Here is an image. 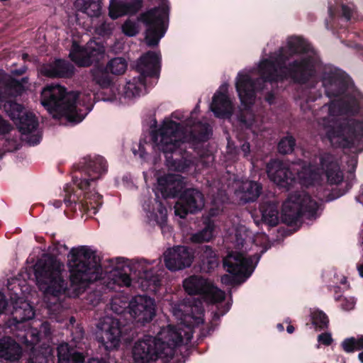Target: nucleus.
Masks as SVG:
<instances>
[{"label": "nucleus", "instance_id": "f257e3e1", "mask_svg": "<svg viewBox=\"0 0 363 363\" xmlns=\"http://www.w3.org/2000/svg\"><path fill=\"white\" fill-rule=\"evenodd\" d=\"M291 78L299 84H314L320 79L326 95L339 96L348 88L349 79L341 70L331 65H323L317 52L301 37H289L284 46L272 53L269 58L260 60L257 67L245 69L238 72L235 88L241 105L246 111L239 121L242 128L253 134L260 130L254 115L250 111L257 91L268 83Z\"/></svg>", "mask_w": 363, "mask_h": 363}, {"label": "nucleus", "instance_id": "f03ea898", "mask_svg": "<svg viewBox=\"0 0 363 363\" xmlns=\"http://www.w3.org/2000/svg\"><path fill=\"white\" fill-rule=\"evenodd\" d=\"M69 286L65 278V264L52 256H45L35 269L36 284L43 293L48 310L60 313L61 297L78 298L91 284L104 278V272L95 252L88 246L72 247L67 255Z\"/></svg>", "mask_w": 363, "mask_h": 363}, {"label": "nucleus", "instance_id": "7ed1b4c3", "mask_svg": "<svg viewBox=\"0 0 363 363\" xmlns=\"http://www.w3.org/2000/svg\"><path fill=\"white\" fill-rule=\"evenodd\" d=\"M173 315L180 320L177 325L161 328L156 336L145 335L135 341L131 349L134 363H169L176 349L188 344L193 337V328L203 323V308L200 301H184L172 307Z\"/></svg>", "mask_w": 363, "mask_h": 363}, {"label": "nucleus", "instance_id": "20e7f679", "mask_svg": "<svg viewBox=\"0 0 363 363\" xmlns=\"http://www.w3.org/2000/svg\"><path fill=\"white\" fill-rule=\"evenodd\" d=\"M93 80L99 86L101 91L92 94L87 91L67 92L65 87L59 84L45 86L40 94L42 106L54 118L65 116L73 124L80 123L92 109L95 99L104 101L117 103L122 101L119 86L111 82L108 73L101 68L91 71Z\"/></svg>", "mask_w": 363, "mask_h": 363}, {"label": "nucleus", "instance_id": "39448f33", "mask_svg": "<svg viewBox=\"0 0 363 363\" xmlns=\"http://www.w3.org/2000/svg\"><path fill=\"white\" fill-rule=\"evenodd\" d=\"M196 114L197 107L191 113L189 118L186 119L181 111H176L164 118L150 133L154 150L162 152L168 158V154L175 152L185 143L207 140L212 133L211 128L206 123L193 121ZM167 162L174 170L182 172L187 171L191 164L190 161L184 159L174 160L171 164L167 159Z\"/></svg>", "mask_w": 363, "mask_h": 363}, {"label": "nucleus", "instance_id": "423d86ee", "mask_svg": "<svg viewBox=\"0 0 363 363\" xmlns=\"http://www.w3.org/2000/svg\"><path fill=\"white\" fill-rule=\"evenodd\" d=\"M299 166L301 170L292 167L298 172L297 179L285 164L278 160H272L267 164V172L271 181L287 190L297 184L306 187L321 185L324 177L330 184H337L343 179L337 158L329 153L320 154L313 162L308 164L304 162Z\"/></svg>", "mask_w": 363, "mask_h": 363}, {"label": "nucleus", "instance_id": "0eeeda50", "mask_svg": "<svg viewBox=\"0 0 363 363\" xmlns=\"http://www.w3.org/2000/svg\"><path fill=\"white\" fill-rule=\"evenodd\" d=\"M113 269L104 281L105 289L116 290L117 287L130 286L133 279H138L143 290L155 291L161 284L164 272L161 260L147 261L145 259L128 260L116 257Z\"/></svg>", "mask_w": 363, "mask_h": 363}, {"label": "nucleus", "instance_id": "6e6552de", "mask_svg": "<svg viewBox=\"0 0 363 363\" xmlns=\"http://www.w3.org/2000/svg\"><path fill=\"white\" fill-rule=\"evenodd\" d=\"M265 243L267 237L265 234L255 236L253 244L247 248L245 239L236 234L235 250L230 252L223 259V266L229 274L221 277V282L226 285L240 284L248 279L255 270L261 255L266 251L263 246H259V242Z\"/></svg>", "mask_w": 363, "mask_h": 363}, {"label": "nucleus", "instance_id": "1a4fd4ad", "mask_svg": "<svg viewBox=\"0 0 363 363\" xmlns=\"http://www.w3.org/2000/svg\"><path fill=\"white\" fill-rule=\"evenodd\" d=\"M184 177L177 174H164L157 177L155 187L156 198L144 201L143 208L146 213L147 221L152 225H158L166 235L171 233V227L167 224V211L159 194L162 199L176 197L184 188Z\"/></svg>", "mask_w": 363, "mask_h": 363}, {"label": "nucleus", "instance_id": "9d476101", "mask_svg": "<svg viewBox=\"0 0 363 363\" xmlns=\"http://www.w3.org/2000/svg\"><path fill=\"white\" fill-rule=\"evenodd\" d=\"M220 182L214 181L212 185V191L216 189L217 195L213 199V203L218 206L228 200L227 191H233L238 200L244 203L255 201L260 195L261 185L254 181L248 179H231L228 180L227 186L223 184L220 186Z\"/></svg>", "mask_w": 363, "mask_h": 363}, {"label": "nucleus", "instance_id": "9b49d317", "mask_svg": "<svg viewBox=\"0 0 363 363\" xmlns=\"http://www.w3.org/2000/svg\"><path fill=\"white\" fill-rule=\"evenodd\" d=\"M28 79L23 77L21 81L13 79L10 75L0 70V106L11 119L16 123L26 112L21 105L13 102L9 98L21 94L28 87Z\"/></svg>", "mask_w": 363, "mask_h": 363}, {"label": "nucleus", "instance_id": "f8f14e48", "mask_svg": "<svg viewBox=\"0 0 363 363\" xmlns=\"http://www.w3.org/2000/svg\"><path fill=\"white\" fill-rule=\"evenodd\" d=\"M184 291L189 295H199L202 299L209 303H218V311L214 317L219 318L230 309V304L225 303L222 309L219 306L225 299V292L216 287L210 281L199 275H192L183 281Z\"/></svg>", "mask_w": 363, "mask_h": 363}, {"label": "nucleus", "instance_id": "ddd939ff", "mask_svg": "<svg viewBox=\"0 0 363 363\" xmlns=\"http://www.w3.org/2000/svg\"><path fill=\"white\" fill-rule=\"evenodd\" d=\"M319 209L318 201L312 199L305 191L289 194L283 203L281 218L288 225H292L304 216L307 218L315 217Z\"/></svg>", "mask_w": 363, "mask_h": 363}, {"label": "nucleus", "instance_id": "4468645a", "mask_svg": "<svg viewBox=\"0 0 363 363\" xmlns=\"http://www.w3.org/2000/svg\"><path fill=\"white\" fill-rule=\"evenodd\" d=\"M169 16V3L162 0L161 5L142 13L138 21L143 23L145 29V41L147 46H156L160 39L164 37L166 30V22Z\"/></svg>", "mask_w": 363, "mask_h": 363}, {"label": "nucleus", "instance_id": "2eb2a0df", "mask_svg": "<svg viewBox=\"0 0 363 363\" xmlns=\"http://www.w3.org/2000/svg\"><path fill=\"white\" fill-rule=\"evenodd\" d=\"M162 257L166 268L175 272L190 267L194 259V253L187 246L176 245L167 248Z\"/></svg>", "mask_w": 363, "mask_h": 363}, {"label": "nucleus", "instance_id": "dca6fc26", "mask_svg": "<svg viewBox=\"0 0 363 363\" xmlns=\"http://www.w3.org/2000/svg\"><path fill=\"white\" fill-rule=\"evenodd\" d=\"M99 341L106 350H111L119 347L121 337V325L118 319L105 316L98 324Z\"/></svg>", "mask_w": 363, "mask_h": 363}, {"label": "nucleus", "instance_id": "f3484780", "mask_svg": "<svg viewBox=\"0 0 363 363\" xmlns=\"http://www.w3.org/2000/svg\"><path fill=\"white\" fill-rule=\"evenodd\" d=\"M128 313L137 323L150 322L156 313L155 299L145 295L133 296L128 303Z\"/></svg>", "mask_w": 363, "mask_h": 363}, {"label": "nucleus", "instance_id": "a211bd4d", "mask_svg": "<svg viewBox=\"0 0 363 363\" xmlns=\"http://www.w3.org/2000/svg\"><path fill=\"white\" fill-rule=\"evenodd\" d=\"M104 53V48L95 41L88 42L84 47H80L74 42L72 44L69 57L77 65L87 67L94 62L99 61Z\"/></svg>", "mask_w": 363, "mask_h": 363}, {"label": "nucleus", "instance_id": "6ab92c4d", "mask_svg": "<svg viewBox=\"0 0 363 363\" xmlns=\"http://www.w3.org/2000/svg\"><path fill=\"white\" fill-rule=\"evenodd\" d=\"M107 171L106 162L101 156L94 157L88 162L84 174L80 177L74 179V184L81 190L86 191L93 187L95 182L99 179Z\"/></svg>", "mask_w": 363, "mask_h": 363}, {"label": "nucleus", "instance_id": "aec40b11", "mask_svg": "<svg viewBox=\"0 0 363 363\" xmlns=\"http://www.w3.org/2000/svg\"><path fill=\"white\" fill-rule=\"evenodd\" d=\"M204 206V198L201 191L195 189L184 191L174 205V213L182 218L190 213L201 211Z\"/></svg>", "mask_w": 363, "mask_h": 363}, {"label": "nucleus", "instance_id": "412c9836", "mask_svg": "<svg viewBox=\"0 0 363 363\" xmlns=\"http://www.w3.org/2000/svg\"><path fill=\"white\" fill-rule=\"evenodd\" d=\"M160 52L149 51L142 55L136 63V70L143 77L157 79L160 71Z\"/></svg>", "mask_w": 363, "mask_h": 363}, {"label": "nucleus", "instance_id": "4be33fe9", "mask_svg": "<svg viewBox=\"0 0 363 363\" xmlns=\"http://www.w3.org/2000/svg\"><path fill=\"white\" fill-rule=\"evenodd\" d=\"M16 124L23 135V140L30 145L40 143L41 133L38 129V121L33 113L25 112Z\"/></svg>", "mask_w": 363, "mask_h": 363}, {"label": "nucleus", "instance_id": "5701e85b", "mask_svg": "<svg viewBox=\"0 0 363 363\" xmlns=\"http://www.w3.org/2000/svg\"><path fill=\"white\" fill-rule=\"evenodd\" d=\"M228 84H223L215 93L211 104V110L220 118H228L233 111V104L228 95Z\"/></svg>", "mask_w": 363, "mask_h": 363}, {"label": "nucleus", "instance_id": "b1692460", "mask_svg": "<svg viewBox=\"0 0 363 363\" xmlns=\"http://www.w3.org/2000/svg\"><path fill=\"white\" fill-rule=\"evenodd\" d=\"M147 79L139 74L129 79L123 86V91L119 89V93L122 97V101H118L116 104H126L129 101L140 97L147 92Z\"/></svg>", "mask_w": 363, "mask_h": 363}, {"label": "nucleus", "instance_id": "393cba45", "mask_svg": "<svg viewBox=\"0 0 363 363\" xmlns=\"http://www.w3.org/2000/svg\"><path fill=\"white\" fill-rule=\"evenodd\" d=\"M142 6V0H111L108 15L116 19L125 15L136 13Z\"/></svg>", "mask_w": 363, "mask_h": 363}, {"label": "nucleus", "instance_id": "a878e982", "mask_svg": "<svg viewBox=\"0 0 363 363\" xmlns=\"http://www.w3.org/2000/svg\"><path fill=\"white\" fill-rule=\"evenodd\" d=\"M23 355L21 346L11 337L0 339V359L6 362H18Z\"/></svg>", "mask_w": 363, "mask_h": 363}, {"label": "nucleus", "instance_id": "bb28decb", "mask_svg": "<svg viewBox=\"0 0 363 363\" xmlns=\"http://www.w3.org/2000/svg\"><path fill=\"white\" fill-rule=\"evenodd\" d=\"M24 327L28 328V329L26 330V333L22 339L27 345L34 346L40 341L49 342L51 339L52 331L48 322L41 323L39 330L33 326L30 327V323H25Z\"/></svg>", "mask_w": 363, "mask_h": 363}, {"label": "nucleus", "instance_id": "cd10ccee", "mask_svg": "<svg viewBox=\"0 0 363 363\" xmlns=\"http://www.w3.org/2000/svg\"><path fill=\"white\" fill-rule=\"evenodd\" d=\"M40 72L48 77H70L74 73V67L65 60H56L43 65Z\"/></svg>", "mask_w": 363, "mask_h": 363}, {"label": "nucleus", "instance_id": "c85d7f7f", "mask_svg": "<svg viewBox=\"0 0 363 363\" xmlns=\"http://www.w3.org/2000/svg\"><path fill=\"white\" fill-rule=\"evenodd\" d=\"M58 363H83L85 356L68 343H62L57 347Z\"/></svg>", "mask_w": 363, "mask_h": 363}, {"label": "nucleus", "instance_id": "c756f323", "mask_svg": "<svg viewBox=\"0 0 363 363\" xmlns=\"http://www.w3.org/2000/svg\"><path fill=\"white\" fill-rule=\"evenodd\" d=\"M216 225L213 220L207 219L204 222V227L201 230L192 233L189 238L192 243H202L210 242L214 237Z\"/></svg>", "mask_w": 363, "mask_h": 363}, {"label": "nucleus", "instance_id": "7c9ffc66", "mask_svg": "<svg viewBox=\"0 0 363 363\" xmlns=\"http://www.w3.org/2000/svg\"><path fill=\"white\" fill-rule=\"evenodd\" d=\"M262 218L264 223L270 226H275L279 222L278 206L274 202L262 203L260 206Z\"/></svg>", "mask_w": 363, "mask_h": 363}, {"label": "nucleus", "instance_id": "2f4dec72", "mask_svg": "<svg viewBox=\"0 0 363 363\" xmlns=\"http://www.w3.org/2000/svg\"><path fill=\"white\" fill-rule=\"evenodd\" d=\"M102 205V196L95 191H86L82 206L87 213L96 214Z\"/></svg>", "mask_w": 363, "mask_h": 363}, {"label": "nucleus", "instance_id": "473e14b6", "mask_svg": "<svg viewBox=\"0 0 363 363\" xmlns=\"http://www.w3.org/2000/svg\"><path fill=\"white\" fill-rule=\"evenodd\" d=\"M21 306H14L15 319L19 318V322H24L33 318L34 311L33 307L27 301H20Z\"/></svg>", "mask_w": 363, "mask_h": 363}, {"label": "nucleus", "instance_id": "72a5a7b5", "mask_svg": "<svg viewBox=\"0 0 363 363\" xmlns=\"http://www.w3.org/2000/svg\"><path fill=\"white\" fill-rule=\"evenodd\" d=\"M128 297L123 294H118L111 298V310L116 314H122L128 309Z\"/></svg>", "mask_w": 363, "mask_h": 363}, {"label": "nucleus", "instance_id": "f704fd0d", "mask_svg": "<svg viewBox=\"0 0 363 363\" xmlns=\"http://www.w3.org/2000/svg\"><path fill=\"white\" fill-rule=\"evenodd\" d=\"M201 259L203 265H206L208 269H212L218 266V260L216 252L210 246H204L202 248Z\"/></svg>", "mask_w": 363, "mask_h": 363}, {"label": "nucleus", "instance_id": "c9c22d12", "mask_svg": "<svg viewBox=\"0 0 363 363\" xmlns=\"http://www.w3.org/2000/svg\"><path fill=\"white\" fill-rule=\"evenodd\" d=\"M341 346L347 353L361 350L363 349V335L346 338L342 342Z\"/></svg>", "mask_w": 363, "mask_h": 363}, {"label": "nucleus", "instance_id": "e433bc0d", "mask_svg": "<svg viewBox=\"0 0 363 363\" xmlns=\"http://www.w3.org/2000/svg\"><path fill=\"white\" fill-rule=\"evenodd\" d=\"M76 6L89 16H97L99 13V5L91 0H77Z\"/></svg>", "mask_w": 363, "mask_h": 363}, {"label": "nucleus", "instance_id": "4c0bfd02", "mask_svg": "<svg viewBox=\"0 0 363 363\" xmlns=\"http://www.w3.org/2000/svg\"><path fill=\"white\" fill-rule=\"evenodd\" d=\"M127 69V62L124 58L115 57L106 65V69L113 74H122Z\"/></svg>", "mask_w": 363, "mask_h": 363}, {"label": "nucleus", "instance_id": "58836bf2", "mask_svg": "<svg viewBox=\"0 0 363 363\" xmlns=\"http://www.w3.org/2000/svg\"><path fill=\"white\" fill-rule=\"evenodd\" d=\"M312 323L320 330L324 329L328 327V316L321 311L313 310L311 313Z\"/></svg>", "mask_w": 363, "mask_h": 363}, {"label": "nucleus", "instance_id": "ea45409f", "mask_svg": "<svg viewBox=\"0 0 363 363\" xmlns=\"http://www.w3.org/2000/svg\"><path fill=\"white\" fill-rule=\"evenodd\" d=\"M294 146L295 139L291 135H287L279 143L278 150L281 154H289L293 151Z\"/></svg>", "mask_w": 363, "mask_h": 363}, {"label": "nucleus", "instance_id": "a19ab883", "mask_svg": "<svg viewBox=\"0 0 363 363\" xmlns=\"http://www.w3.org/2000/svg\"><path fill=\"white\" fill-rule=\"evenodd\" d=\"M140 30L138 22L128 19L122 26L123 33L128 36L132 37L136 35Z\"/></svg>", "mask_w": 363, "mask_h": 363}, {"label": "nucleus", "instance_id": "79ce46f5", "mask_svg": "<svg viewBox=\"0 0 363 363\" xmlns=\"http://www.w3.org/2000/svg\"><path fill=\"white\" fill-rule=\"evenodd\" d=\"M341 9H342V16L347 20L350 21L352 19L356 18V8L355 6L352 4H341Z\"/></svg>", "mask_w": 363, "mask_h": 363}, {"label": "nucleus", "instance_id": "37998d69", "mask_svg": "<svg viewBox=\"0 0 363 363\" xmlns=\"http://www.w3.org/2000/svg\"><path fill=\"white\" fill-rule=\"evenodd\" d=\"M0 141L4 143L3 150H0V157H1L6 152H11L16 149L17 140L13 138L9 139L3 137L0 139Z\"/></svg>", "mask_w": 363, "mask_h": 363}, {"label": "nucleus", "instance_id": "c03bdc74", "mask_svg": "<svg viewBox=\"0 0 363 363\" xmlns=\"http://www.w3.org/2000/svg\"><path fill=\"white\" fill-rule=\"evenodd\" d=\"M103 299V295L100 290H95L89 293L86 296L87 302L93 306H96Z\"/></svg>", "mask_w": 363, "mask_h": 363}, {"label": "nucleus", "instance_id": "a18cd8bd", "mask_svg": "<svg viewBox=\"0 0 363 363\" xmlns=\"http://www.w3.org/2000/svg\"><path fill=\"white\" fill-rule=\"evenodd\" d=\"M113 29V23L104 22L96 28V32L99 35L106 36L111 35Z\"/></svg>", "mask_w": 363, "mask_h": 363}, {"label": "nucleus", "instance_id": "49530a36", "mask_svg": "<svg viewBox=\"0 0 363 363\" xmlns=\"http://www.w3.org/2000/svg\"><path fill=\"white\" fill-rule=\"evenodd\" d=\"M72 188L69 185H66L65 186L64 191L65 192V196L64 199V203L67 206H71L72 203H76L78 201L75 194H72Z\"/></svg>", "mask_w": 363, "mask_h": 363}, {"label": "nucleus", "instance_id": "de8ad7c7", "mask_svg": "<svg viewBox=\"0 0 363 363\" xmlns=\"http://www.w3.org/2000/svg\"><path fill=\"white\" fill-rule=\"evenodd\" d=\"M340 307L344 311L352 310L356 304V300L354 297H343L340 299Z\"/></svg>", "mask_w": 363, "mask_h": 363}, {"label": "nucleus", "instance_id": "09e8293b", "mask_svg": "<svg viewBox=\"0 0 363 363\" xmlns=\"http://www.w3.org/2000/svg\"><path fill=\"white\" fill-rule=\"evenodd\" d=\"M306 94H308V91H306ZM320 96V94H318L317 96H310L307 95L306 97L304 96L301 99L303 102H301V108L303 111H306L307 109H311V106L309 105V103L314 101L318 97Z\"/></svg>", "mask_w": 363, "mask_h": 363}, {"label": "nucleus", "instance_id": "8fccbe9b", "mask_svg": "<svg viewBox=\"0 0 363 363\" xmlns=\"http://www.w3.org/2000/svg\"><path fill=\"white\" fill-rule=\"evenodd\" d=\"M12 130V126L0 116V135H6Z\"/></svg>", "mask_w": 363, "mask_h": 363}, {"label": "nucleus", "instance_id": "3c124183", "mask_svg": "<svg viewBox=\"0 0 363 363\" xmlns=\"http://www.w3.org/2000/svg\"><path fill=\"white\" fill-rule=\"evenodd\" d=\"M318 341L319 343L323 345H330L333 341V339L330 333H322L318 336Z\"/></svg>", "mask_w": 363, "mask_h": 363}, {"label": "nucleus", "instance_id": "603ef678", "mask_svg": "<svg viewBox=\"0 0 363 363\" xmlns=\"http://www.w3.org/2000/svg\"><path fill=\"white\" fill-rule=\"evenodd\" d=\"M213 156L211 154H208L206 157H201L199 162H201L203 167H208L211 163L213 162Z\"/></svg>", "mask_w": 363, "mask_h": 363}, {"label": "nucleus", "instance_id": "864d4df0", "mask_svg": "<svg viewBox=\"0 0 363 363\" xmlns=\"http://www.w3.org/2000/svg\"><path fill=\"white\" fill-rule=\"evenodd\" d=\"M133 153L135 155H138L139 157L142 159H145V155H146V152H145V147H144V145H142V143H140L139 144V146H138V150H133Z\"/></svg>", "mask_w": 363, "mask_h": 363}, {"label": "nucleus", "instance_id": "5fc2aeb1", "mask_svg": "<svg viewBox=\"0 0 363 363\" xmlns=\"http://www.w3.org/2000/svg\"><path fill=\"white\" fill-rule=\"evenodd\" d=\"M241 150L245 157H248L250 152V145L249 143H244L241 146Z\"/></svg>", "mask_w": 363, "mask_h": 363}, {"label": "nucleus", "instance_id": "6e6d98bb", "mask_svg": "<svg viewBox=\"0 0 363 363\" xmlns=\"http://www.w3.org/2000/svg\"><path fill=\"white\" fill-rule=\"evenodd\" d=\"M6 305L7 303L4 295L0 292V314L4 311Z\"/></svg>", "mask_w": 363, "mask_h": 363}, {"label": "nucleus", "instance_id": "4d7b16f0", "mask_svg": "<svg viewBox=\"0 0 363 363\" xmlns=\"http://www.w3.org/2000/svg\"><path fill=\"white\" fill-rule=\"evenodd\" d=\"M336 4V0H334V3L332 1L328 2V12L330 16H333L335 12V4Z\"/></svg>", "mask_w": 363, "mask_h": 363}, {"label": "nucleus", "instance_id": "13d9d810", "mask_svg": "<svg viewBox=\"0 0 363 363\" xmlns=\"http://www.w3.org/2000/svg\"><path fill=\"white\" fill-rule=\"evenodd\" d=\"M87 363H108L104 359L92 358L90 359Z\"/></svg>", "mask_w": 363, "mask_h": 363}, {"label": "nucleus", "instance_id": "bf43d9fd", "mask_svg": "<svg viewBox=\"0 0 363 363\" xmlns=\"http://www.w3.org/2000/svg\"><path fill=\"white\" fill-rule=\"evenodd\" d=\"M357 269L359 272V274L361 277H363V260L360 261L357 265Z\"/></svg>", "mask_w": 363, "mask_h": 363}, {"label": "nucleus", "instance_id": "052dcab7", "mask_svg": "<svg viewBox=\"0 0 363 363\" xmlns=\"http://www.w3.org/2000/svg\"><path fill=\"white\" fill-rule=\"evenodd\" d=\"M83 335H84V332L81 329H79L78 335L77 337H74L73 340L75 342H78L79 340L83 337Z\"/></svg>", "mask_w": 363, "mask_h": 363}, {"label": "nucleus", "instance_id": "680f3d73", "mask_svg": "<svg viewBox=\"0 0 363 363\" xmlns=\"http://www.w3.org/2000/svg\"><path fill=\"white\" fill-rule=\"evenodd\" d=\"M26 71V68L25 67H22L20 69H18V70H11V73L14 75H21L23 73H24Z\"/></svg>", "mask_w": 363, "mask_h": 363}, {"label": "nucleus", "instance_id": "e2e57ef3", "mask_svg": "<svg viewBox=\"0 0 363 363\" xmlns=\"http://www.w3.org/2000/svg\"><path fill=\"white\" fill-rule=\"evenodd\" d=\"M219 211L220 210L218 208L215 209L212 208L209 211V214L211 216H215L218 214Z\"/></svg>", "mask_w": 363, "mask_h": 363}, {"label": "nucleus", "instance_id": "0e129e2a", "mask_svg": "<svg viewBox=\"0 0 363 363\" xmlns=\"http://www.w3.org/2000/svg\"><path fill=\"white\" fill-rule=\"evenodd\" d=\"M266 100L269 104H272L274 103V95L272 94H269L266 98Z\"/></svg>", "mask_w": 363, "mask_h": 363}, {"label": "nucleus", "instance_id": "69168bd1", "mask_svg": "<svg viewBox=\"0 0 363 363\" xmlns=\"http://www.w3.org/2000/svg\"><path fill=\"white\" fill-rule=\"evenodd\" d=\"M52 205H53L55 208H59V207L62 205V202H61V201H60V200H55V201L52 202Z\"/></svg>", "mask_w": 363, "mask_h": 363}, {"label": "nucleus", "instance_id": "338daca9", "mask_svg": "<svg viewBox=\"0 0 363 363\" xmlns=\"http://www.w3.org/2000/svg\"><path fill=\"white\" fill-rule=\"evenodd\" d=\"M286 330L289 333H292L294 331V328L292 325H289L286 328Z\"/></svg>", "mask_w": 363, "mask_h": 363}, {"label": "nucleus", "instance_id": "774afa93", "mask_svg": "<svg viewBox=\"0 0 363 363\" xmlns=\"http://www.w3.org/2000/svg\"><path fill=\"white\" fill-rule=\"evenodd\" d=\"M358 358L363 363V352L359 353Z\"/></svg>", "mask_w": 363, "mask_h": 363}]
</instances>
